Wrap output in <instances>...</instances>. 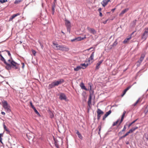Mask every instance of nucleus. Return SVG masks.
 I'll list each match as a JSON object with an SVG mask.
<instances>
[{"label":"nucleus","mask_w":148,"mask_h":148,"mask_svg":"<svg viewBox=\"0 0 148 148\" xmlns=\"http://www.w3.org/2000/svg\"><path fill=\"white\" fill-rule=\"evenodd\" d=\"M108 19H107V20H106V21H103V23L104 24H106V23H107V21H108Z\"/></svg>","instance_id":"52"},{"label":"nucleus","mask_w":148,"mask_h":148,"mask_svg":"<svg viewBox=\"0 0 148 148\" xmlns=\"http://www.w3.org/2000/svg\"><path fill=\"white\" fill-rule=\"evenodd\" d=\"M4 51H5V52H7L8 53V55L9 56H11V54H10L9 51H8L5 50Z\"/></svg>","instance_id":"50"},{"label":"nucleus","mask_w":148,"mask_h":148,"mask_svg":"<svg viewBox=\"0 0 148 148\" xmlns=\"http://www.w3.org/2000/svg\"><path fill=\"white\" fill-rule=\"evenodd\" d=\"M20 15V14L19 13H18L15 14H14L10 18L9 21H12L13 19L16 16L19 15Z\"/></svg>","instance_id":"15"},{"label":"nucleus","mask_w":148,"mask_h":148,"mask_svg":"<svg viewBox=\"0 0 148 148\" xmlns=\"http://www.w3.org/2000/svg\"><path fill=\"white\" fill-rule=\"evenodd\" d=\"M7 0H0V2L2 3L7 2Z\"/></svg>","instance_id":"42"},{"label":"nucleus","mask_w":148,"mask_h":148,"mask_svg":"<svg viewBox=\"0 0 148 148\" xmlns=\"http://www.w3.org/2000/svg\"><path fill=\"white\" fill-rule=\"evenodd\" d=\"M125 113H126V111H124L123 113V114L122 116L120 122L119 123V125H120L121 124V122L123 121L124 118V117L125 116Z\"/></svg>","instance_id":"21"},{"label":"nucleus","mask_w":148,"mask_h":148,"mask_svg":"<svg viewBox=\"0 0 148 148\" xmlns=\"http://www.w3.org/2000/svg\"><path fill=\"white\" fill-rule=\"evenodd\" d=\"M82 66H83V67H81L83 69H85L88 66V64H86L85 63L81 64L80 65Z\"/></svg>","instance_id":"28"},{"label":"nucleus","mask_w":148,"mask_h":148,"mask_svg":"<svg viewBox=\"0 0 148 148\" xmlns=\"http://www.w3.org/2000/svg\"><path fill=\"white\" fill-rule=\"evenodd\" d=\"M3 106L4 109L6 110L8 112H10L11 111L10 106L8 104L6 101H3L2 102Z\"/></svg>","instance_id":"2"},{"label":"nucleus","mask_w":148,"mask_h":148,"mask_svg":"<svg viewBox=\"0 0 148 148\" xmlns=\"http://www.w3.org/2000/svg\"><path fill=\"white\" fill-rule=\"evenodd\" d=\"M117 44V42L116 40L112 44V46L114 47L116 46Z\"/></svg>","instance_id":"40"},{"label":"nucleus","mask_w":148,"mask_h":148,"mask_svg":"<svg viewBox=\"0 0 148 148\" xmlns=\"http://www.w3.org/2000/svg\"><path fill=\"white\" fill-rule=\"evenodd\" d=\"M140 99H139L137 101H136V103H135L132 106H136L137 104L139 103V102H140Z\"/></svg>","instance_id":"32"},{"label":"nucleus","mask_w":148,"mask_h":148,"mask_svg":"<svg viewBox=\"0 0 148 148\" xmlns=\"http://www.w3.org/2000/svg\"><path fill=\"white\" fill-rule=\"evenodd\" d=\"M121 132H120L119 133V134H120V133H121Z\"/></svg>","instance_id":"64"},{"label":"nucleus","mask_w":148,"mask_h":148,"mask_svg":"<svg viewBox=\"0 0 148 148\" xmlns=\"http://www.w3.org/2000/svg\"><path fill=\"white\" fill-rule=\"evenodd\" d=\"M22 1V0H16L14 2V3L15 4H17Z\"/></svg>","instance_id":"34"},{"label":"nucleus","mask_w":148,"mask_h":148,"mask_svg":"<svg viewBox=\"0 0 148 148\" xmlns=\"http://www.w3.org/2000/svg\"><path fill=\"white\" fill-rule=\"evenodd\" d=\"M76 134L78 135V137L81 139H82V136L81 134L77 130Z\"/></svg>","instance_id":"29"},{"label":"nucleus","mask_w":148,"mask_h":148,"mask_svg":"<svg viewBox=\"0 0 148 148\" xmlns=\"http://www.w3.org/2000/svg\"><path fill=\"white\" fill-rule=\"evenodd\" d=\"M65 25L67 27V31L70 33V29L71 27V23L69 21L66 20L65 21Z\"/></svg>","instance_id":"4"},{"label":"nucleus","mask_w":148,"mask_h":148,"mask_svg":"<svg viewBox=\"0 0 148 148\" xmlns=\"http://www.w3.org/2000/svg\"><path fill=\"white\" fill-rule=\"evenodd\" d=\"M60 47L59 50L63 51H67L69 50V49L67 47L65 46L61 45Z\"/></svg>","instance_id":"5"},{"label":"nucleus","mask_w":148,"mask_h":148,"mask_svg":"<svg viewBox=\"0 0 148 148\" xmlns=\"http://www.w3.org/2000/svg\"><path fill=\"white\" fill-rule=\"evenodd\" d=\"M92 47H90V48H89V49H87V50H88V51H89V50H90V49H92Z\"/></svg>","instance_id":"60"},{"label":"nucleus","mask_w":148,"mask_h":148,"mask_svg":"<svg viewBox=\"0 0 148 148\" xmlns=\"http://www.w3.org/2000/svg\"><path fill=\"white\" fill-rule=\"evenodd\" d=\"M131 86H129L126 89H125L123 91V94L121 95L122 97H123V96L125 94L127 91L131 88Z\"/></svg>","instance_id":"18"},{"label":"nucleus","mask_w":148,"mask_h":148,"mask_svg":"<svg viewBox=\"0 0 148 148\" xmlns=\"http://www.w3.org/2000/svg\"><path fill=\"white\" fill-rule=\"evenodd\" d=\"M88 85L90 87V90L91 91L92 90V86H91V84L90 83H89L88 84Z\"/></svg>","instance_id":"49"},{"label":"nucleus","mask_w":148,"mask_h":148,"mask_svg":"<svg viewBox=\"0 0 148 148\" xmlns=\"http://www.w3.org/2000/svg\"><path fill=\"white\" fill-rule=\"evenodd\" d=\"M148 35H147V34L144 32L142 35V39L144 40H146L147 37Z\"/></svg>","instance_id":"17"},{"label":"nucleus","mask_w":148,"mask_h":148,"mask_svg":"<svg viewBox=\"0 0 148 148\" xmlns=\"http://www.w3.org/2000/svg\"><path fill=\"white\" fill-rule=\"evenodd\" d=\"M80 86L82 89L85 90H87V89L86 88L85 86H84V84L83 82H82L80 84Z\"/></svg>","instance_id":"20"},{"label":"nucleus","mask_w":148,"mask_h":148,"mask_svg":"<svg viewBox=\"0 0 148 148\" xmlns=\"http://www.w3.org/2000/svg\"><path fill=\"white\" fill-rule=\"evenodd\" d=\"M124 138V137H123V136H122L120 138V139H122V138Z\"/></svg>","instance_id":"63"},{"label":"nucleus","mask_w":148,"mask_h":148,"mask_svg":"<svg viewBox=\"0 0 148 148\" xmlns=\"http://www.w3.org/2000/svg\"><path fill=\"white\" fill-rule=\"evenodd\" d=\"M126 136H127L126 135H125V134L124 135V136H123V137H124V138H125Z\"/></svg>","instance_id":"61"},{"label":"nucleus","mask_w":148,"mask_h":148,"mask_svg":"<svg viewBox=\"0 0 148 148\" xmlns=\"http://www.w3.org/2000/svg\"><path fill=\"white\" fill-rule=\"evenodd\" d=\"M108 116L106 114L104 115L103 116V120H105L106 118Z\"/></svg>","instance_id":"45"},{"label":"nucleus","mask_w":148,"mask_h":148,"mask_svg":"<svg viewBox=\"0 0 148 148\" xmlns=\"http://www.w3.org/2000/svg\"><path fill=\"white\" fill-rule=\"evenodd\" d=\"M134 32H133L131 34V35L130 36H131V37H132V35L134 34Z\"/></svg>","instance_id":"59"},{"label":"nucleus","mask_w":148,"mask_h":148,"mask_svg":"<svg viewBox=\"0 0 148 148\" xmlns=\"http://www.w3.org/2000/svg\"><path fill=\"white\" fill-rule=\"evenodd\" d=\"M30 106H31V107L32 108V109H33L35 108V107L34 106V105H33L31 101L30 102Z\"/></svg>","instance_id":"46"},{"label":"nucleus","mask_w":148,"mask_h":148,"mask_svg":"<svg viewBox=\"0 0 148 148\" xmlns=\"http://www.w3.org/2000/svg\"><path fill=\"white\" fill-rule=\"evenodd\" d=\"M54 117V115L53 113H51L50 114V117L52 118Z\"/></svg>","instance_id":"51"},{"label":"nucleus","mask_w":148,"mask_h":148,"mask_svg":"<svg viewBox=\"0 0 148 148\" xmlns=\"http://www.w3.org/2000/svg\"><path fill=\"white\" fill-rule=\"evenodd\" d=\"M132 38L131 36H129L127 38H125L123 41V43L124 44H127L129 43L130 40Z\"/></svg>","instance_id":"7"},{"label":"nucleus","mask_w":148,"mask_h":148,"mask_svg":"<svg viewBox=\"0 0 148 148\" xmlns=\"http://www.w3.org/2000/svg\"><path fill=\"white\" fill-rule=\"evenodd\" d=\"M34 112H35V113L38 114V115H40V114H39V112H38V111L36 110V109L35 108H34V109H33Z\"/></svg>","instance_id":"38"},{"label":"nucleus","mask_w":148,"mask_h":148,"mask_svg":"<svg viewBox=\"0 0 148 148\" xmlns=\"http://www.w3.org/2000/svg\"><path fill=\"white\" fill-rule=\"evenodd\" d=\"M56 7V5L55 3H54L52 6V14H53L55 12V8Z\"/></svg>","instance_id":"22"},{"label":"nucleus","mask_w":148,"mask_h":148,"mask_svg":"<svg viewBox=\"0 0 148 148\" xmlns=\"http://www.w3.org/2000/svg\"><path fill=\"white\" fill-rule=\"evenodd\" d=\"M8 61L10 64L12 68L15 69H17L19 68V64L13 60H9Z\"/></svg>","instance_id":"3"},{"label":"nucleus","mask_w":148,"mask_h":148,"mask_svg":"<svg viewBox=\"0 0 148 148\" xmlns=\"http://www.w3.org/2000/svg\"><path fill=\"white\" fill-rule=\"evenodd\" d=\"M136 21L137 20H134L131 23V24L133 26H134L136 25Z\"/></svg>","instance_id":"33"},{"label":"nucleus","mask_w":148,"mask_h":148,"mask_svg":"<svg viewBox=\"0 0 148 148\" xmlns=\"http://www.w3.org/2000/svg\"><path fill=\"white\" fill-rule=\"evenodd\" d=\"M101 114H97V119L98 120H99V119H100L101 116Z\"/></svg>","instance_id":"47"},{"label":"nucleus","mask_w":148,"mask_h":148,"mask_svg":"<svg viewBox=\"0 0 148 148\" xmlns=\"http://www.w3.org/2000/svg\"><path fill=\"white\" fill-rule=\"evenodd\" d=\"M126 125H124V127L123 129L122 130L121 132H124L125 131L126 129Z\"/></svg>","instance_id":"43"},{"label":"nucleus","mask_w":148,"mask_h":148,"mask_svg":"<svg viewBox=\"0 0 148 148\" xmlns=\"http://www.w3.org/2000/svg\"><path fill=\"white\" fill-rule=\"evenodd\" d=\"M115 10V8L112 9L111 11L112 12H114Z\"/></svg>","instance_id":"58"},{"label":"nucleus","mask_w":148,"mask_h":148,"mask_svg":"<svg viewBox=\"0 0 148 148\" xmlns=\"http://www.w3.org/2000/svg\"><path fill=\"white\" fill-rule=\"evenodd\" d=\"M5 64L6 65L5 66V68L6 69L8 70H10L11 69L12 67L10 64H8L7 62H5Z\"/></svg>","instance_id":"19"},{"label":"nucleus","mask_w":148,"mask_h":148,"mask_svg":"<svg viewBox=\"0 0 148 148\" xmlns=\"http://www.w3.org/2000/svg\"><path fill=\"white\" fill-rule=\"evenodd\" d=\"M59 99L61 100H66V97L64 94L62 93L60 95Z\"/></svg>","instance_id":"9"},{"label":"nucleus","mask_w":148,"mask_h":148,"mask_svg":"<svg viewBox=\"0 0 148 148\" xmlns=\"http://www.w3.org/2000/svg\"><path fill=\"white\" fill-rule=\"evenodd\" d=\"M138 128V127H136L134 128H132V129H130L128 132H127L126 133V134H125V135H126V136L128 135L129 134L132 133L135 130L137 129Z\"/></svg>","instance_id":"8"},{"label":"nucleus","mask_w":148,"mask_h":148,"mask_svg":"<svg viewBox=\"0 0 148 148\" xmlns=\"http://www.w3.org/2000/svg\"><path fill=\"white\" fill-rule=\"evenodd\" d=\"M103 61V60H101L97 63L95 68L96 69H98L99 68L100 64L102 63Z\"/></svg>","instance_id":"16"},{"label":"nucleus","mask_w":148,"mask_h":148,"mask_svg":"<svg viewBox=\"0 0 148 148\" xmlns=\"http://www.w3.org/2000/svg\"><path fill=\"white\" fill-rule=\"evenodd\" d=\"M97 114L102 115L103 114V112L100 109L98 108L97 111Z\"/></svg>","instance_id":"24"},{"label":"nucleus","mask_w":148,"mask_h":148,"mask_svg":"<svg viewBox=\"0 0 148 148\" xmlns=\"http://www.w3.org/2000/svg\"><path fill=\"white\" fill-rule=\"evenodd\" d=\"M64 82V80L62 79H59L58 81H55L49 84V87L50 88L54 87L55 86H58L59 84H61Z\"/></svg>","instance_id":"1"},{"label":"nucleus","mask_w":148,"mask_h":148,"mask_svg":"<svg viewBox=\"0 0 148 148\" xmlns=\"http://www.w3.org/2000/svg\"><path fill=\"white\" fill-rule=\"evenodd\" d=\"M3 126L4 130H5V131H6L8 133L10 132V131H9V130L8 128H7L5 125V124L3 125Z\"/></svg>","instance_id":"30"},{"label":"nucleus","mask_w":148,"mask_h":148,"mask_svg":"<svg viewBox=\"0 0 148 148\" xmlns=\"http://www.w3.org/2000/svg\"><path fill=\"white\" fill-rule=\"evenodd\" d=\"M53 48L56 50H59L61 45L56 43L55 42H53Z\"/></svg>","instance_id":"6"},{"label":"nucleus","mask_w":148,"mask_h":148,"mask_svg":"<svg viewBox=\"0 0 148 148\" xmlns=\"http://www.w3.org/2000/svg\"><path fill=\"white\" fill-rule=\"evenodd\" d=\"M98 11L99 12H101V8H99L98 9Z\"/></svg>","instance_id":"53"},{"label":"nucleus","mask_w":148,"mask_h":148,"mask_svg":"<svg viewBox=\"0 0 148 148\" xmlns=\"http://www.w3.org/2000/svg\"><path fill=\"white\" fill-rule=\"evenodd\" d=\"M87 29L91 33L94 34L96 33L95 30L94 29L90 28L89 27H87Z\"/></svg>","instance_id":"12"},{"label":"nucleus","mask_w":148,"mask_h":148,"mask_svg":"<svg viewBox=\"0 0 148 148\" xmlns=\"http://www.w3.org/2000/svg\"><path fill=\"white\" fill-rule=\"evenodd\" d=\"M110 1V0H103L101 3L102 6L103 7H105L106 5H107L108 3Z\"/></svg>","instance_id":"10"},{"label":"nucleus","mask_w":148,"mask_h":148,"mask_svg":"<svg viewBox=\"0 0 148 148\" xmlns=\"http://www.w3.org/2000/svg\"><path fill=\"white\" fill-rule=\"evenodd\" d=\"M129 10L128 8H126L124 9L123 11H122L119 14V16H122L123 15L127 12Z\"/></svg>","instance_id":"14"},{"label":"nucleus","mask_w":148,"mask_h":148,"mask_svg":"<svg viewBox=\"0 0 148 148\" xmlns=\"http://www.w3.org/2000/svg\"><path fill=\"white\" fill-rule=\"evenodd\" d=\"M32 53L34 55V56H36V51L33 49H32Z\"/></svg>","instance_id":"39"},{"label":"nucleus","mask_w":148,"mask_h":148,"mask_svg":"<svg viewBox=\"0 0 148 148\" xmlns=\"http://www.w3.org/2000/svg\"><path fill=\"white\" fill-rule=\"evenodd\" d=\"M1 113L3 115H5V113L3 112H1Z\"/></svg>","instance_id":"56"},{"label":"nucleus","mask_w":148,"mask_h":148,"mask_svg":"<svg viewBox=\"0 0 148 148\" xmlns=\"http://www.w3.org/2000/svg\"><path fill=\"white\" fill-rule=\"evenodd\" d=\"M144 32L147 34V35H148V27L145 29V31Z\"/></svg>","instance_id":"44"},{"label":"nucleus","mask_w":148,"mask_h":148,"mask_svg":"<svg viewBox=\"0 0 148 148\" xmlns=\"http://www.w3.org/2000/svg\"><path fill=\"white\" fill-rule=\"evenodd\" d=\"M76 40H77L76 38H75V39L71 40V41L73 42L74 41H75Z\"/></svg>","instance_id":"54"},{"label":"nucleus","mask_w":148,"mask_h":148,"mask_svg":"<svg viewBox=\"0 0 148 148\" xmlns=\"http://www.w3.org/2000/svg\"><path fill=\"white\" fill-rule=\"evenodd\" d=\"M119 119H118L116 122H114L112 124L113 126H114L116 125L118 123V122H119Z\"/></svg>","instance_id":"35"},{"label":"nucleus","mask_w":148,"mask_h":148,"mask_svg":"<svg viewBox=\"0 0 148 148\" xmlns=\"http://www.w3.org/2000/svg\"><path fill=\"white\" fill-rule=\"evenodd\" d=\"M3 134H0V142L2 143V137H3Z\"/></svg>","instance_id":"37"},{"label":"nucleus","mask_w":148,"mask_h":148,"mask_svg":"<svg viewBox=\"0 0 148 148\" xmlns=\"http://www.w3.org/2000/svg\"><path fill=\"white\" fill-rule=\"evenodd\" d=\"M137 120V119H136L130 123L128 125V127H129L133 123H134Z\"/></svg>","instance_id":"36"},{"label":"nucleus","mask_w":148,"mask_h":148,"mask_svg":"<svg viewBox=\"0 0 148 148\" xmlns=\"http://www.w3.org/2000/svg\"><path fill=\"white\" fill-rule=\"evenodd\" d=\"M62 33L64 35H65V34L62 31H61Z\"/></svg>","instance_id":"62"},{"label":"nucleus","mask_w":148,"mask_h":148,"mask_svg":"<svg viewBox=\"0 0 148 148\" xmlns=\"http://www.w3.org/2000/svg\"><path fill=\"white\" fill-rule=\"evenodd\" d=\"M0 60L3 62L4 63L5 62H6L5 59L1 53L0 54Z\"/></svg>","instance_id":"26"},{"label":"nucleus","mask_w":148,"mask_h":148,"mask_svg":"<svg viewBox=\"0 0 148 148\" xmlns=\"http://www.w3.org/2000/svg\"><path fill=\"white\" fill-rule=\"evenodd\" d=\"M101 125H102L101 124L98 127L97 129H97L98 130V133L99 135H100V134L101 130Z\"/></svg>","instance_id":"27"},{"label":"nucleus","mask_w":148,"mask_h":148,"mask_svg":"<svg viewBox=\"0 0 148 148\" xmlns=\"http://www.w3.org/2000/svg\"><path fill=\"white\" fill-rule=\"evenodd\" d=\"M111 112L110 110H109L108 112H107L106 114L108 116Z\"/></svg>","instance_id":"48"},{"label":"nucleus","mask_w":148,"mask_h":148,"mask_svg":"<svg viewBox=\"0 0 148 148\" xmlns=\"http://www.w3.org/2000/svg\"><path fill=\"white\" fill-rule=\"evenodd\" d=\"M92 97V95L91 94H90L89 98H88V105L90 107V105L91 104V101Z\"/></svg>","instance_id":"11"},{"label":"nucleus","mask_w":148,"mask_h":148,"mask_svg":"<svg viewBox=\"0 0 148 148\" xmlns=\"http://www.w3.org/2000/svg\"><path fill=\"white\" fill-rule=\"evenodd\" d=\"M22 68L23 69L24 68V67L25 64H24V63H22Z\"/></svg>","instance_id":"55"},{"label":"nucleus","mask_w":148,"mask_h":148,"mask_svg":"<svg viewBox=\"0 0 148 148\" xmlns=\"http://www.w3.org/2000/svg\"><path fill=\"white\" fill-rule=\"evenodd\" d=\"M82 68V67L80 66H78L77 67L74 68V70L75 71H77L80 70Z\"/></svg>","instance_id":"31"},{"label":"nucleus","mask_w":148,"mask_h":148,"mask_svg":"<svg viewBox=\"0 0 148 148\" xmlns=\"http://www.w3.org/2000/svg\"><path fill=\"white\" fill-rule=\"evenodd\" d=\"M86 38V35L83 38H82L81 37H79L76 38V40L77 41H80L82 40H84Z\"/></svg>","instance_id":"25"},{"label":"nucleus","mask_w":148,"mask_h":148,"mask_svg":"<svg viewBox=\"0 0 148 148\" xmlns=\"http://www.w3.org/2000/svg\"><path fill=\"white\" fill-rule=\"evenodd\" d=\"M94 52H93L91 54L90 57L89 58V61H90L93 60L94 57Z\"/></svg>","instance_id":"23"},{"label":"nucleus","mask_w":148,"mask_h":148,"mask_svg":"<svg viewBox=\"0 0 148 148\" xmlns=\"http://www.w3.org/2000/svg\"><path fill=\"white\" fill-rule=\"evenodd\" d=\"M144 137L146 138L147 140H148V134H145L144 135Z\"/></svg>","instance_id":"41"},{"label":"nucleus","mask_w":148,"mask_h":148,"mask_svg":"<svg viewBox=\"0 0 148 148\" xmlns=\"http://www.w3.org/2000/svg\"><path fill=\"white\" fill-rule=\"evenodd\" d=\"M102 16V14L101 12H99V16Z\"/></svg>","instance_id":"57"},{"label":"nucleus","mask_w":148,"mask_h":148,"mask_svg":"<svg viewBox=\"0 0 148 148\" xmlns=\"http://www.w3.org/2000/svg\"><path fill=\"white\" fill-rule=\"evenodd\" d=\"M145 57V55L144 54H142L139 60L138 61V62L139 63V64H140L143 60Z\"/></svg>","instance_id":"13"}]
</instances>
